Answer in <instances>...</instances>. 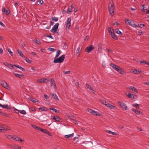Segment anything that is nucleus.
Segmentation results:
<instances>
[{
	"label": "nucleus",
	"instance_id": "obj_44",
	"mask_svg": "<svg viewBox=\"0 0 149 149\" xmlns=\"http://www.w3.org/2000/svg\"><path fill=\"white\" fill-rule=\"evenodd\" d=\"M92 114L94 115H96V116H99V115L98 114V112L97 111H94V110L93 112V113H92Z\"/></svg>",
	"mask_w": 149,
	"mask_h": 149
},
{
	"label": "nucleus",
	"instance_id": "obj_19",
	"mask_svg": "<svg viewBox=\"0 0 149 149\" xmlns=\"http://www.w3.org/2000/svg\"><path fill=\"white\" fill-rule=\"evenodd\" d=\"M114 32L111 33V37L115 40H118V38L116 36L115 34L114 33Z\"/></svg>",
	"mask_w": 149,
	"mask_h": 149
},
{
	"label": "nucleus",
	"instance_id": "obj_37",
	"mask_svg": "<svg viewBox=\"0 0 149 149\" xmlns=\"http://www.w3.org/2000/svg\"><path fill=\"white\" fill-rule=\"evenodd\" d=\"M41 131L46 134H48L49 133V132L48 131H47V130L44 129H42Z\"/></svg>",
	"mask_w": 149,
	"mask_h": 149
},
{
	"label": "nucleus",
	"instance_id": "obj_31",
	"mask_svg": "<svg viewBox=\"0 0 149 149\" xmlns=\"http://www.w3.org/2000/svg\"><path fill=\"white\" fill-rule=\"evenodd\" d=\"M132 106L133 107H136V109H137L139 108V104H134L132 105Z\"/></svg>",
	"mask_w": 149,
	"mask_h": 149
},
{
	"label": "nucleus",
	"instance_id": "obj_21",
	"mask_svg": "<svg viewBox=\"0 0 149 149\" xmlns=\"http://www.w3.org/2000/svg\"><path fill=\"white\" fill-rule=\"evenodd\" d=\"M53 119L56 121L60 122L61 119L58 116H54Z\"/></svg>",
	"mask_w": 149,
	"mask_h": 149
},
{
	"label": "nucleus",
	"instance_id": "obj_6",
	"mask_svg": "<svg viewBox=\"0 0 149 149\" xmlns=\"http://www.w3.org/2000/svg\"><path fill=\"white\" fill-rule=\"evenodd\" d=\"M1 85L4 88L9 90L10 88L7 83L5 81H2L1 83Z\"/></svg>",
	"mask_w": 149,
	"mask_h": 149
},
{
	"label": "nucleus",
	"instance_id": "obj_28",
	"mask_svg": "<svg viewBox=\"0 0 149 149\" xmlns=\"http://www.w3.org/2000/svg\"><path fill=\"white\" fill-rule=\"evenodd\" d=\"M108 30L109 33H111L114 31V30L113 29H112L111 27H109L108 29Z\"/></svg>",
	"mask_w": 149,
	"mask_h": 149
},
{
	"label": "nucleus",
	"instance_id": "obj_27",
	"mask_svg": "<svg viewBox=\"0 0 149 149\" xmlns=\"http://www.w3.org/2000/svg\"><path fill=\"white\" fill-rule=\"evenodd\" d=\"M131 90L134 91L136 93H138V91L137 89L134 87L131 86Z\"/></svg>",
	"mask_w": 149,
	"mask_h": 149
},
{
	"label": "nucleus",
	"instance_id": "obj_51",
	"mask_svg": "<svg viewBox=\"0 0 149 149\" xmlns=\"http://www.w3.org/2000/svg\"><path fill=\"white\" fill-rule=\"evenodd\" d=\"M88 111L91 113H93V110L91 109H88Z\"/></svg>",
	"mask_w": 149,
	"mask_h": 149
},
{
	"label": "nucleus",
	"instance_id": "obj_45",
	"mask_svg": "<svg viewBox=\"0 0 149 149\" xmlns=\"http://www.w3.org/2000/svg\"><path fill=\"white\" fill-rule=\"evenodd\" d=\"M48 49L49 51H52L53 52L55 50V49H54L53 48H50V47L48 48Z\"/></svg>",
	"mask_w": 149,
	"mask_h": 149
},
{
	"label": "nucleus",
	"instance_id": "obj_9",
	"mask_svg": "<svg viewBox=\"0 0 149 149\" xmlns=\"http://www.w3.org/2000/svg\"><path fill=\"white\" fill-rule=\"evenodd\" d=\"M10 130V128L7 126H6L5 127H0V132H6Z\"/></svg>",
	"mask_w": 149,
	"mask_h": 149
},
{
	"label": "nucleus",
	"instance_id": "obj_13",
	"mask_svg": "<svg viewBox=\"0 0 149 149\" xmlns=\"http://www.w3.org/2000/svg\"><path fill=\"white\" fill-rule=\"evenodd\" d=\"M51 86H54V87L55 89L56 88V86L55 84V82L53 79L52 78L51 79Z\"/></svg>",
	"mask_w": 149,
	"mask_h": 149
},
{
	"label": "nucleus",
	"instance_id": "obj_38",
	"mask_svg": "<svg viewBox=\"0 0 149 149\" xmlns=\"http://www.w3.org/2000/svg\"><path fill=\"white\" fill-rule=\"evenodd\" d=\"M52 21L57 22L58 20V18L55 17H53L52 18Z\"/></svg>",
	"mask_w": 149,
	"mask_h": 149
},
{
	"label": "nucleus",
	"instance_id": "obj_16",
	"mask_svg": "<svg viewBox=\"0 0 149 149\" xmlns=\"http://www.w3.org/2000/svg\"><path fill=\"white\" fill-rule=\"evenodd\" d=\"M50 95H51L52 97H53V98L55 99L57 101L59 100V99L58 98L57 96L55 94L51 93H50Z\"/></svg>",
	"mask_w": 149,
	"mask_h": 149
},
{
	"label": "nucleus",
	"instance_id": "obj_41",
	"mask_svg": "<svg viewBox=\"0 0 149 149\" xmlns=\"http://www.w3.org/2000/svg\"><path fill=\"white\" fill-rule=\"evenodd\" d=\"M81 51V49L80 47H79L77 48L76 53L77 54H79Z\"/></svg>",
	"mask_w": 149,
	"mask_h": 149
},
{
	"label": "nucleus",
	"instance_id": "obj_58",
	"mask_svg": "<svg viewBox=\"0 0 149 149\" xmlns=\"http://www.w3.org/2000/svg\"><path fill=\"white\" fill-rule=\"evenodd\" d=\"M8 52L12 56L13 53L11 51V50L10 49H8Z\"/></svg>",
	"mask_w": 149,
	"mask_h": 149
},
{
	"label": "nucleus",
	"instance_id": "obj_32",
	"mask_svg": "<svg viewBox=\"0 0 149 149\" xmlns=\"http://www.w3.org/2000/svg\"><path fill=\"white\" fill-rule=\"evenodd\" d=\"M18 112H19L20 113L22 114H23V115H25L26 114V112L24 110H18Z\"/></svg>",
	"mask_w": 149,
	"mask_h": 149
},
{
	"label": "nucleus",
	"instance_id": "obj_7",
	"mask_svg": "<svg viewBox=\"0 0 149 149\" xmlns=\"http://www.w3.org/2000/svg\"><path fill=\"white\" fill-rule=\"evenodd\" d=\"M49 80L48 78H43L39 79H38L37 81L40 83H45L49 82Z\"/></svg>",
	"mask_w": 149,
	"mask_h": 149
},
{
	"label": "nucleus",
	"instance_id": "obj_57",
	"mask_svg": "<svg viewBox=\"0 0 149 149\" xmlns=\"http://www.w3.org/2000/svg\"><path fill=\"white\" fill-rule=\"evenodd\" d=\"M106 101L105 100H101V102L103 104H104L106 103Z\"/></svg>",
	"mask_w": 149,
	"mask_h": 149
},
{
	"label": "nucleus",
	"instance_id": "obj_8",
	"mask_svg": "<svg viewBox=\"0 0 149 149\" xmlns=\"http://www.w3.org/2000/svg\"><path fill=\"white\" fill-rule=\"evenodd\" d=\"M94 49V47L92 45H90L89 47H87L85 49V52L89 53L91 51L93 50Z\"/></svg>",
	"mask_w": 149,
	"mask_h": 149
},
{
	"label": "nucleus",
	"instance_id": "obj_54",
	"mask_svg": "<svg viewBox=\"0 0 149 149\" xmlns=\"http://www.w3.org/2000/svg\"><path fill=\"white\" fill-rule=\"evenodd\" d=\"M36 129L40 131H41V130L42 129V128H41L40 127L38 126L37 127H36Z\"/></svg>",
	"mask_w": 149,
	"mask_h": 149
},
{
	"label": "nucleus",
	"instance_id": "obj_64",
	"mask_svg": "<svg viewBox=\"0 0 149 149\" xmlns=\"http://www.w3.org/2000/svg\"><path fill=\"white\" fill-rule=\"evenodd\" d=\"M73 121H74V123L75 124H78V123H77V121L75 120V119H73Z\"/></svg>",
	"mask_w": 149,
	"mask_h": 149
},
{
	"label": "nucleus",
	"instance_id": "obj_25",
	"mask_svg": "<svg viewBox=\"0 0 149 149\" xmlns=\"http://www.w3.org/2000/svg\"><path fill=\"white\" fill-rule=\"evenodd\" d=\"M29 100L32 101L35 103H36V102H38V100H37L33 98L32 97H29Z\"/></svg>",
	"mask_w": 149,
	"mask_h": 149
},
{
	"label": "nucleus",
	"instance_id": "obj_59",
	"mask_svg": "<svg viewBox=\"0 0 149 149\" xmlns=\"http://www.w3.org/2000/svg\"><path fill=\"white\" fill-rule=\"evenodd\" d=\"M0 25H1L4 27L5 26V25L1 21H0Z\"/></svg>",
	"mask_w": 149,
	"mask_h": 149
},
{
	"label": "nucleus",
	"instance_id": "obj_53",
	"mask_svg": "<svg viewBox=\"0 0 149 149\" xmlns=\"http://www.w3.org/2000/svg\"><path fill=\"white\" fill-rule=\"evenodd\" d=\"M19 68L23 71H25V70L24 68H23L22 67L20 66H19Z\"/></svg>",
	"mask_w": 149,
	"mask_h": 149
},
{
	"label": "nucleus",
	"instance_id": "obj_36",
	"mask_svg": "<svg viewBox=\"0 0 149 149\" xmlns=\"http://www.w3.org/2000/svg\"><path fill=\"white\" fill-rule=\"evenodd\" d=\"M50 110H52L53 111H54V112H55V113H59V111L57 110L56 109H54V108H52V107H51L50 108Z\"/></svg>",
	"mask_w": 149,
	"mask_h": 149
},
{
	"label": "nucleus",
	"instance_id": "obj_33",
	"mask_svg": "<svg viewBox=\"0 0 149 149\" xmlns=\"http://www.w3.org/2000/svg\"><path fill=\"white\" fill-rule=\"evenodd\" d=\"M60 54V51L59 50H58L56 51V54L55 57V58H56L58 57Z\"/></svg>",
	"mask_w": 149,
	"mask_h": 149
},
{
	"label": "nucleus",
	"instance_id": "obj_40",
	"mask_svg": "<svg viewBox=\"0 0 149 149\" xmlns=\"http://www.w3.org/2000/svg\"><path fill=\"white\" fill-rule=\"evenodd\" d=\"M5 136L8 139H12L13 136H12L10 135H5Z\"/></svg>",
	"mask_w": 149,
	"mask_h": 149
},
{
	"label": "nucleus",
	"instance_id": "obj_62",
	"mask_svg": "<svg viewBox=\"0 0 149 149\" xmlns=\"http://www.w3.org/2000/svg\"><path fill=\"white\" fill-rule=\"evenodd\" d=\"M111 104H110V103H109L108 104H107L106 105V106L107 107H109L110 108L111 106Z\"/></svg>",
	"mask_w": 149,
	"mask_h": 149
},
{
	"label": "nucleus",
	"instance_id": "obj_46",
	"mask_svg": "<svg viewBox=\"0 0 149 149\" xmlns=\"http://www.w3.org/2000/svg\"><path fill=\"white\" fill-rule=\"evenodd\" d=\"M72 10H71L70 8H69L68 9V10L67 12V13H69L72 11Z\"/></svg>",
	"mask_w": 149,
	"mask_h": 149
},
{
	"label": "nucleus",
	"instance_id": "obj_18",
	"mask_svg": "<svg viewBox=\"0 0 149 149\" xmlns=\"http://www.w3.org/2000/svg\"><path fill=\"white\" fill-rule=\"evenodd\" d=\"M17 52L19 54V55L21 56L23 58L24 57V55H23L22 52V51L19 49H18L17 50Z\"/></svg>",
	"mask_w": 149,
	"mask_h": 149
},
{
	"label": "nucleus",
	"instance_id": "obj_24",
	"mask_svg": "<svg viewBox=\"0 0 149 149\" xmlns=\"http://www.w3.org/2000/svg\"><path fill=\"white\" fill-rule=\"evenodd\" d=\"M13 73H14V75L16 77H18V78H21L23 76L21 74H18V73H16L14 72Z\"/></svg>",
	"mask_w": 149,
	"mask_h": 149
},
{
	"label": "nucleus",
	"instance_id": "obj_55",
	"mask_svg": "<svg viewBox=\"0 0 149 149\" xmlns=\"http://www.w3.org/2000/svg\"><path fill=\"white\" fill-rule=\"evenodd\" d=\"M3 64L4 65H5L6 66L8 67V66L9 65V64L7 62H4Z\"/></svg>",
	"mask_w": 149,
	"mask_h": 149
},
{
	"label": "nucleus",
	"instance_id": "obj_5",
	"mask_svg": "<svg viewBox=\"0 0 149 149\" xmlns=\"http://www.w3.org/2000/svg\"><path fill=\"white\" fill-rule=\"evenodd\" d=\"M58 26L59 24L58 23H56L55 25L54 26L52 29L51 30V32L52 33L56 32L58 29Z\"/></svg>",
	"mask_w": 149,
	"mask_h": 149
},
{
	"label": "nucleus",
	"instance_id": "obj_23",
	"mask_svg": "<svg viewBox=\"0 0 149 149\" xmlns=\"http://www.w3.org/2000/svg\"><path fill=\"white\" fill-rule=\"evenodd\" d=\"M106 132L110 134H111L113 135H116V133L115 132H113L110 130H106L105 131Z\"/></svg>",
	"mask_w": 149,
	"mask_h": 149
},
{
	"label": "nucleus",
	"instance_id": "obj_10",
	"mask_svg": "<svg viewBox=\"0 0 149 149\" xmlns=\"http://www.w3.org/2000/svg\"><path fill=\"white\" fill-rule=\"evenodd\" d=\"M132 110L137 115L142 114V113L141 111H139V110L137 109L133 108L132 109Z\"/></svg>",
	"mask_w": 149,
	"mask_h": 149
},
{
	"label": "nucleus",
	"instance_id": "obj_47",
	"mask_svg": "<svg viewBox=\"0 0 149 149\" xmlns=\"http://www.w3.org/2000/svg\"><path fill=\"white\" fill-rule=\"evenodd\" d=\"M63 73L65 74H70V71H63Z\"/></svg>",
	"mask_w": 149,
	"mask_h": 149
},
{
	"label": "nucleus",
	"instance_id": "obj_56",
	"mask_svg": "<svg viewBox=\"0 0 149 149\" xmlns=\"http://www.w3.org/2000/svg\"><path fill=\"white\" fill-rule=\"evenodd\" d=\"M3 64L4 65H5L6 66L8 67V66L9 65V64L7 62H4Z\"/></svg>",
	"mask_w": 149,
	"mask_h": 149
},
{
	"label": "nucleus",
	"instance_id": "obj_35",
	"mask_svg": "<svg viewBox=\"0 0 149 149\" xmlns=\"http://www.w3.org/2000/svg\"><path fill=\"white\" fill-rule=\"evenodd\" d=\"M0 107H1L4 108H8V106L7 105H2L0 104Z\"/></svg>",
	"mask_w": 149,
	"mask_h": 149
},
{
	"label": "nucleus",
	"instance_id": "obj_22",
	"mask_svg": "<svg viewBox=\"0 0 149 149\" xmlns=\"http://www.w3.org/2000/svg\"><path fill=\"white\" fill-rule=\"evenodd\" d=\"M125 22L126 24L130 25V20L126 19H125Z\"/></svg>",
	"mask_w": 149,
	"mask_h": 149
},
{
	"label": "nucleus",
	"instance_id": "obj_20",
	"mask_svg": "<svg viewBox=\"0 0 149 149\" xmlns=\"http://www.w3.org/2000/svg\"><path fill=\"white\" fill-rule=\"evenodd\" d=\"M10 147L12 148H13L15 149H20L21 148V147L17 145L15 146H10Z\"/></svg>",
	"mask_w": 149,
	"mask_h": 149
},
{
	"label": "nucleus",
	"instance_id": "obj_1",
	"mask_svg": "<svg viewBox=\"0 0 149 149\" xmlns=\"http://www.w3.org/2000/svg\"><path fill=\"white\" fill-rule=\"evenodd\" d=\"M110 65L117 72H118L121 74H123L124 73V71H123L122 69L119 67L118 66L112 63H111L110 64Z\"/></svg>",
	"mask_w": 149,
	"mask_h": 149
},
{
	"label": "nucleus",
	"instance_id": "obj_48",
	"mask_svg": "<svg viewBox=\"0 0 149 149\" xmlns=\"http://www.w3.org/2000/svg\"><path fill=\"white\" fill-rule=\"evenodd\" d=\"M35 42L37 44H40V42L39 41L37 40L36 39H35Z\"/></svg>",
	"mask_w": 149,
	"mask_h": 149
},
{
	"label": "nucleus",
	"instance_id": "obj_12",
	"mask_svg": "<svg viewBox=\"0 0 149 149\" xmlns=\"http://www.w3.org/2000/svg\"><path fill=\"white\" fill-rule=\"evenodd\" d=\"M118 103L120 105L121 107L123 108L124 109L126 110L127 109V107L126 106L125 104L123 102H119Z\"/></svg>",
	"mask_w": 149,
	"mask_h": 149
},
{
	"label": "nucleus",
	"instance_id": "obj_52",
	"mask_svg": "<svg viewBox=\"0 0 149 149\" xmlns=\"http://www.w3.org/2000/svg\"><path fill=\"white\" fill-rule=\"evenodd\" d=\"M110 108L111 109H116V107L115 106H113L112 105H111V106Z\"/></svg>",
	"mask_w": 149,
	"mask_h": 149
},
{
	"label": "nucleus",
	"instance_id": "obj_29",
	"mask_svg": "<svg viewBox=\"0 0 149 149\" xmlns=\"http://www.w3.org/2000/svg\"><path fill=\"white\" fill-rule=\"evenodd\" d=\"M38 109L41 110L42 111H47L48 109L45 107H40L38 108Z\"/></svg>",
	"mask_w": 149,
	"mask_h": 149
},
{
	"label": "nucleus",
	"instance_id": "obj_2",
	"mask_svg": "<svg viewBox=\"0 0 149 149\" xmlns=\"http://www.w3.org/2000/svg\"><path fill=\"white\" fill-rule=\"evenodd\" d=\"M65 58V55H62L61 56L58 58H54L53 62L54 63H62Z\"/></svg>",
	"mask_w": 149,
	"mask_h": 149
},
{
	"label": "nucleus",
	"instance_id": "obj_42",
	"mask_svg": "<svg viewBox=\"0 0 149 149\" xmlns=\"http://www.w3.org/2000/svg\"><path fill=\"white\" fill-rule=\"evenodd\" d=\"M131 26L133 27H135V28L138 26L136 24H135L134 22L131 24Z\"/></svg>",
	"mask_w": 149,
	"mask_h": 149
},
{
	"label": "nucleus",
	"instance_id": "obj_39",
	"mask_svg": "<svg viewBox=\"0 0 149 149\" xmlns=\"http://www.w3.org/2000/svg\"><path fill=\"white\" fill-rule=\"evenodd\" d=\"M13 66L14 65L10 63L8 67L11 69H14Z\"/></svg>",
	"mask_w": 149,
	"mask_h": 149
},
{
	"label": "nucleus",
	"instance_id": "obj_26",
	"mask_svg": "<svg viewBox=\"0 0 149 149\" xmlns=\"http://www.w3.org/2000/svg\"><path fill=\"white\" fill-rule=\"evenodd\" d=\"M137 96L136 95L132 94L131 93V99L136 100L137 99Z\"/></svg>",
	"mask_w": 149,
	"mask_h": 149
},
{
	"label": "nucleus",
	"instance_id": "obj_50",
	"mask_svg": "<svg viewBox=\"0 0 149 149\" xmlns=\"http://www.w3.org/2000/svg\"><path fill=\"white\" fill-rule=\"evenodd\" d=\"M125 94L126 95H127L129 98H130V92H129L128 94H127V92H126L125 93Z\"/></svg>",
	"mask_w": 149,
	"mask_h": 149
},
{
	"label": "nucleus",
	"instance_id": "obj_17",
	"mask_svg": "<svg viewBox=\"0 0 149 149\" xmlns=\"http://www.w3.org/2000/svg\"><path fill=\"white\" fill-rule=\"evenodd\" d=\"M73 133H72L71 134L65 135L64 136V137L65 138L67 139L69 138H72L73 137Z\"/></svg>",
	"mask_w": 149,
	"mask_h": 149
},
{
	"label": "nucleus",
	"instance_id": "obj_14",
	"mask_svg": "<svg viewBox=\"0 0 149 149\" xmlns=\"http://www.w3.org/2000/svg\"><path fill=\"white\" fill-rule=\"evenodd\" d=\"M131 72H132L134 74H137L138 73H140L142 72V71H138L136 69L134 70H133L132 69L131 70Z\"/></svg>",
	"mask_w": 149,
	"mask_h": 149
},
{
	"label": "nucleus",
	"instance_id": "obj_30",
	"mask_svg": "<svg viewBox=\"0 0 149 149\" xmlns=\"http://www.w3.org/2000/svg\"><path fill=\"white\" fill-rule=\"evenodd\" d=\"M102 45L101 43H99L98 45V49L100 51L102 50Z\"/></svg>",
	"mask_w": 149,
	"mask_h": 149
},
{
	"label": "nucleus",
	"instance_id": "obj_60",
	"mask_svg": "<svg viewBox=\"0 0 149 149\" xmlns=\"http://www.w3.org/2000/svg\"><path fill=\"white\" fill-rule=\"evenodd\" d=\"M38 2L40 4H42L43 3V1L42 0H39Z\"/></svg>",
	"mask_w": 149,
	"mask_h": 149
},
{
	"label": "nucleus",
	"instance_id": "obj_63",
	"mask_svg": "<svg viewBox=\"0 0 149 149\" xmlns=\"http://www.w3.org/2000/svg\"><path fill=\"white\" fill-rule=\"evenodd\" d=\"M145 6L144 5H143L142 6V8H141V10H146V9L144 7Z\"/></svg>",
	"mask_w": 149,
	"mask_h": 149
},
{
	"label": "nucleus",
	"instance_id": "obj_34",
	"mask_svg": "<svg viewBox=\"0 0 149 149\" xmlns=\"http://www.w3.org/2000/svg\"><path fill=\"white\" fill-rule=\"evenodd\" d=\"M12 139H13V140H16L18 141V139H19V137L16 136H13Z\"/></svg>",
	"mask_w": 149,
	"mask_h": 149
},
{
	"label": "nucleus",
	"instance_id": "obj_3",
	"mask_svg": "<svg viewBox=\"0 0 149 149\" xmlns=\"http://www.w3.org/2000/svg\"><path fill=\"white\" fill-rule=\"evenodd\" d=\"M114 5L110 3L109 4V11L111 16L113 15L114 13Z\"/></svg>",
	"mask_w": 149,
	"mask_h": 149
},
{
	"label": "nucleus",
	"instance_id": "obj_11",
	"mask_svg": "<svg viewBox=\"0 0 149 149\" xmlns=\"http://www.w3.org/2000/svg\"><path fill=\"white\" fill-rule=\"evenodd\" d=\"M2 11L6 15H8L10 13V11L8 9L6 10V8L4 7H3L2 9Z\"/></svg>",
	"mask_w": 149,
	"mask_h": 149
},
{
	"label": "nucleus",
	"instance_id": "obj_15",
	"mask_svg": "<svg viewBox=\"0 0 149 149\" xmlns=\"http://www.w3.org/2000/svg\"><path fill=\"white\" fill-rule=\"evenodd\" d=\"M86 87L88 88L90 90L92 91V92L93 93H94V92L95 91L93 89V88L91 87V86H90L89 85L87 84H86Z\"/></svg>",
	"mask_w": 149,
	"mask_h": 149
},
{
	"label": "nucleus",
	"instance_id": "obj_49",
	"mask_svg": "<svg viewBox=\"0 0 149 149\" xmlns=\"http://www.w3.org/2000/svg\"><path fill=\"white\" fill-rule=\"evenodd\" d=\"M116 33H117V34H119V35H122V33H121V32L119 30H118L116 31Z\"/></svg>",
	"mask_w": 149,
	"mask_h": 149
},
{
	"label": "nucleus",
	"instance_id": "obj_4",
	"mask_svg": "<svg viewBox=\"0 0 149 149\" xmlns=\"http://www.w3.org/2000/svg\"><path fill=\"white\" fill-rule=\"evenodd\" d=\"M71 18L70 17L68 18L67 20L66 21V29H69L70 27L71 23Z\"/></svg>",
	"mask_w": 149,
	"mask_h": 149
},
{
	"label": "nucleus",
	"instance_id": "obj_61",
	"mask_svg": "<svg viewBox=\"0 0 149 149\" xmlns=\"http://www.w3.org/2000/svg\"><path fill=\"white\" fill-rule=\"evenodd\" d=\"M44 97L46 99H48L49 98V96H47V95H44Z\"/></svg>",
	"mask_w": 149,
	"mask_h": 149
},
{
	"label": "nucleus",
	"instance_id": "obj_43",
	"mask_svg": "<svg viewBox=\"0 0 149 149\" xmlns=\"http://www.w3.org/2000/svg\"><path fill=\"white\" fill-rule=\"evenodd\" d=\"M138 26H139V27L141 28H143L144 26H145V25L143 24H139Z\"/></svg>",
	"mask_w": 149,
	"mask_h": 149
}]
</instances>
